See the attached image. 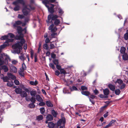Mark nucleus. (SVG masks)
I'll list each match as a JSON object with an SVG mask.
<instances>
[{
	"label": "nucleus",
	"mask_w": 128,
	"mask_h": 128,
	"mask_svg": "<svg viewBox=\"0 0 128 128\" xmlns=\"http://www.w3.org/2000/svg\"><path fill=\"white\" fill-rule=\"evenodd\" d=\"M41 114H43L45 112V110L44 107L40 108L39 109Z\"/></svg>",
	"instance_id": "35"
},
{
	"label": "nucleus",
	"mask_w": 128,
	"mask_h": 128,
	"mask_svg": "<svg viewBox=\"0 0 128 128\" xmlns=\"http://www.w3.org/2000/svg\"><path fill=\"white\" fill-rule=\"evenodd\" d=\"M22 12L26 16H27L29 13V12L27 10H25L24 9H22Z\"/></svg>",
	"instance_id": "28"
},
{
	"label": "nucleus",
	"mask_w": 128,
	"mask_h": 128,
	"mask_svg": "<svg viewBox=\"0 0 128 128\" xmlns=\"http://www.w3.org/2000/svg\"><path fill=\"white\" fill-rule=\"evenodd\" d=\"M52 114L53 116L54 117H56L57 114L56 112L54 110H52Z\"/></svg>",
	"instance_id": "31"
},
{
	"label": "nucleus",
	"mask_w": 128,
	"mask_h": 128,
	"mask_svg": "<svg viewBox=\"0 0 128 128\" xmlns=\"http://www.w3.org/2000/svg\"><path fill=\"white\" fill-rule=\"evenodd\" d=\"M50 42V40L48 38H47L46 39L45 42L46 43H48Z\"/></svg>",
	"instance_id": "64"
},
{
	"label": "nucleus",
	"mask_w": 128,
	"mask_h": 128,
	"mask_svg": "<svg viewBox=\"0 0 128 128\" xmlns=\"http://www.w3.org/2000/svg\"><path fill=\"white\" fill-rule=\"evenodd\" d=\"M122 59L124 61L127 60H128V55L127 53H124L122 56Z\"/></svg>",
	"instance_id": "16"
},
{
	"label": "nucleus",
	"mask_w": 128,
	"mask_h": 128,
	"mask_svg": "<svg viewBox=\"0 0 128 128\" xmlns=\"http://www.w3.org/2000/svg\"><path fill=\"white\" fill-rule=\"evenodd\" d=\"M22 28L19 26L17 27V30L18 34L20 35H22V36H24V34L22 33Z\"/></svg>",
	"instance_id": "7"
},
{
	"label": "nucleus",
	"mask_w": 128,
	"mask_h": 128,
	"mask_svg": "<svg viewBox=\"0 0 128 128\" xmlns=\"http://www.w3.org/2000/svg\"><path fill=\"white\" fill-rule=\"evenodd\" d=\"M48 125L49 128H56L55 124L52 122H49Z\"/></svg>",
	"instance_id": "9"
},
{
	"label": "nucleus",
	"mask_w": 128,
	"mask_h": 128,
	"mask_svg": "<svg viewBox=\"0 0 128 128\" xmlns=\"http://www.w3.org/2000/svg\"><path fill=\"white\" fill-rule=\"evenodd\" d=\"M34 52L33 50H32L30 51V56L31 58L32 59L33 58Z\"/></svg>",
	"instance_id": "46"
},
{
	"label": "nucleus",
	"mask_w": 128,
	"mask_h": 128,
	"mask_svg": "<svg viewBox=\"0 0 128 128\" xmlns=\"http://www.w3.org/2000/svg\"><path fill=\"white\" fill-rule=\"evenodd\" d=\"M12 47L14 49H15V52L18 54H20V50L22 49L21 45H20V44L18 42L13 45Z\"/></svg>",
	"instance_id": "3"
},
{
	"label": "nucleus",
	"mask_w": 128,
	"mask_h": 128,
	"mask_svg": "<svg viewBox=\"0 0 128 128\" xmlns=\"http://www.w3.org/2000/svg\"><path fill=\"white\" fill-rule=\"evenodd\" d=\"M46 118L47 120L50 121L53 120V117L51 115L48 114Z\"/></svg>",
	"instance_id": "19"
},
{
	"label": "nucleus",
	"mask_w": 128,
	"mask_h": 128,
	"mask_svg": "<svg viewBox=\"0 0 128 128\" xmlns=\"http://www.w3.org/2000/svg\"><path fill=\"white\" fill-rule=\"evenodd\" d=\"M81 88L82 90L84 91V90H87V88L85 86H81Z\"/></svg>",
	"instance_id": "50"
},
{
	"label": "nucleus",
	"mask_w": 128,
	"mask_h": 128,
	"mask_svg": "<svg viewBox=\"0 0 128 128\" xmlns=\"http://www.w3.org/2000/svg\"><path fill=\"white\" fill-rule=\"evenodd\" d=\"M30 83L32 85L36 86L38 84V81L37 80H36L34 82L32 81H30Z\"/></svg>",
	"instance_id": "29"
},
{
	"label": "nucleus",
	"mask_w": 128,
	"mask_h": 128,
	"mask_svg": "<svg viewBox=\"0 0 128 128\" xmlns=\"http://www.w3.org/2000/svg\"><path fill=\"white\" fill-rule=\"evenodd\" d=\"M7 85L9 87H12L13 86V83L9 82H8V83H7Z\"/></svg>",
	"instance_id": "53"
},
{
	"label": "nucleus",
	"mask_w": 128,
	"mask_h": 128,
	"mask_svg": "<svg viewBox=\"0 0 128 128\" xmlns=\"http://www.w3.org/2000/svg\"><path fill=\"white\" fill-rule=\"evenodd\" d=\"M24 17V16L22 14H19L18 16V18L20 19L23 18Z\"/></svg>",
	"instance_id": "51"
},
{
	"label": "nucleus",
	"mask_w": 128,
	"mask_h": 128,
	"mask_svg": "<svg viewBox=\"0 0 128 128\" xmlns=\"http://www.w3.org/2000/svg\"><path fill=\"white\" fill-rule=\"evenodd\" d=\"M22 91V89L19 88H16L15 90V92L17 94H20Z\"/></svg>",
	"instance_id": "21"
},
{
	"label": "nucleus",
	"mask_w": 128,
	"mask_h": 128,
	"mask_svg": "<svg viewBox=\"0 0 128 128\" xmlns=\"http://www.w3.org/2000/svg\"><path fill=\"white\" fill-rule=\"evenodd\" d=\"M53 62L54 64L56 65L58 64H59L58 61V60H54L53 61Z\"/></svg>",
	"instance_id": "49"
},
{
	"label": "nucleus",
	"mask_w": 128,
	"mask_h": 128,
	"mask_svg": "<svg viewBox=\"0 0 128 128\" xmlns=\"http://www.w3.org/2000/svg\"><path fill=\"white\" fill-rule=\"evenodd\" d=\"M20 55V56H19V58L22 61L24 62V61L26 59V58L24 57V54L21 53Z\"/></svg>",
	"instance_id": "20"
},
{
	"label": "nucleus",
	"mask_w": 128,
	"mask_h": 128,
	"mask_svg": "<svg viewBox=\"0 0 128 128\" xmlns=\"http://www.w3.org/2000/svg\"><path fill=\"white\" fill-rule=\"evenodd\" d=\"M63 92L64 94H66L68 93V91L66 88H64L63 89Z\"/></svg>",
	"instance_id": "56"
},
{
	"label": "nucleus",
	"mask_w": 128,
	"mask_h": 128,
	"mask_svg": "<svg viewBox=\"0 0 128 128\" xmlns=\"http://www.w3.org/2000/svg\"><path fill=\"white\" fill-rule=\"evenodd\" d=\"M2 79L4 82H8V80H9V78L6 76L2 78Z\"/></svg>",
	"instance_id": "41"
},
{
	"label": "nucleus",
	"mask_w": 128,
	"mask_h": 128,
	"mask_svg": "<svg viewBox=\"0 0 128 128\" xmlns=\"http://www.w3.org/2000/svg\"><path fill=\"white\" fill-rule=\"evenodd\" d=\"M43 116L42 115H40L36 117V119L38 121H40L43 119Z\"/></svg>",
	"instance_id": "25"
},
{
	"label": "nucleus",
	"mask_w": 128,
	"mask_h": 128,
	"mask_svg": "<svg viewBox=\"0 0 128 128\" xmlns=\"http://www.w3.org/2000/svg\"><path fill=\"white\" fill-rule=\"evenodd\" d=\"M54 26L53 24H52L49 26L48 29L50 30H51V32H56L58 28L56 27H55L53 28Z\"/></svg>",
	"instance_id": "5"
},
{
	"label": "nucleus",
	"mask_w": 128,
	"mask_h": 128,
	"mask_svg": "<svg viewBox=\"0 0 128 128\" xmlns=\"http://www.w3.org/2000/svg\"><path fill=\"white\" fill-rule=\"evenodd\" d=\"M58 13L61 14H62L64 13V12L62 10V9L60 8H59L58 9Z\"/></svg>",
	"instance_id": "55"
},
{
	"label": "nucleus",
	"mask_w": 128,
	"mask_h": 128,
	"mask_svg": "<svg viewBox=\"0 0 128 128\" xmlns=\"http://www.w3.org/2000/svg\"><path fill=\"white\" fill-rule=\"evenodd\" d=\"M43 47L45 49L48 50V46L47 43H45L43 45Z\"/></svg>",
	"instance_id": "45"
},
{
	"label": "nucleus",
	"mask_w": 128,
	"mask_h": 128,
	"mask_svg": "<svg viewBox=\"0 0 128 128\" xmlns=\"http://www.w3.org/2000/svg\"><path fill=\"white\" fill-rule=\"evenodd\" d=\"M60 72L58 70H56L55 72V74L57 76H58L60 74Z\"/></svg>",
	"instance_id": "63"
},
{
	"label": "nucleus",
	"mask_w": 128,
	"mask_h": 128,
	"mask_svg": "<svg viewBox=\"0 0 128 128\" xmlns=\"http://www.w3.org/2000/svg\"><path fill=\"white\" fill-rule=\"evenodd\" d=\"M50 48L51 49L54 48H55V46L54 44H50Z\"/></svg>",
	"instance_id": "60"
},
{
	"label": "nucleus",
	"mask_w": 128,
	"mask_h": 128,
	"mask_svg": "<svg viewBox=\"0 0 128 128\" xmlns=\"http://www.w3.org/2000/svg\"><path fill=\"white\" fill-rule=\"evenodd\" d=\"M108 86L110 90L112 91H114L115 89V86L112 84H109Z\"/></svg>",
	"instance_id": "12"
},
{
	"label": "nucleus",
	"mask_w": 128,
	"mask_h": 128,
	"mask_svg": "<svg viewBox=\"0 0 128 128\" xmlns=\"http://www.w3.org/2000/svg\"><path fill=\"white\" fill-rule=\"evenodd\" d=\"M116 82L118 84H121L123 83L121 79H117L116 81Z\"/></svg>",
	"instance_id": "47"
},
{
	"label": "nucleus",
	"mask_w": 128,
	"mask_h": 128,
	"mask_svg": "<svg viewBox=\"0 0 128 128\" xmlns=\"http://www.w3.org/2000/svg\"><path fill=\"white\" fill-rule=\"evenodd\" d=\"M7 74L8 77L12 80H14L16 78V77L15 76L13 75L10 73L8 72Z\"/></svg>",
	"instance_id": "11"
},
{
	"label": "nucleus",
	"mask_w": 128,
	"mask_h": 128,
	"mask_svg": "<svg viewBox=\"0 0 128 128\" xmlns=\"http://www.w3.org/2000/svg\"><path fill=\"white\" fill-rule=\"evenodd\" d=\"M70 89L72 91L73 90H78L77 88L76 87L74 86H72V88H71Z\"/></svg>",
	"instance_id": "52"
},
{
	"label": "nucleus",
	"mask_w": 128,
	"mask_h": 128,
	"mask_svg": "<svg viewBox=\"0 0 128 128\" xmlns=\"http://www.w3.org/2000/svg\"><path fill=\"white\" fill-rule=\"evenodd\" d=\"M13 41V40L12 39H9L7 38L6 39V41L5 42L6 43L8 44V42H12Z\"/></svg>",
	"instance_id": "40"
},
{
	"label": "nucleus",
	"mask_w": 128,
	"mask_h": 128,
	"mask_svg": "<svg viewBox=\"0 0 128 128\" xmlns=\"http://www.w3.org/2000/svg\"><path fill=\"white\" fill-rule=\"evenodd\" d=\"M93 92L95 95H97L99 93L98 90L96 89H95V90Z\"/></svg>",
	"instance_id": "57"
},
{
	"label": "nucleus",
	"mask_w": 128,
	"mask_h": 128,
	"mask_svg": "<svg viewBox=\"0 0 128 128\" xmlns=\"http://www.w3.org/2000/svg\"><path fill=\"white\" fill-rule=\"evenodd\" d=\"M126 48L124 46H122L121 47L120 50V52L121 54H123L125 53V51L126 50Z\"/></svg>",
	"instance_id": "27"
},
{
	"label": "nucleus",
	"mask_w": 128,
	"mask_h": 128,
	"mask_svg": "<svg viewBox=\"0 0 128 128\" xmlns=\"http://www.w3.org/2000/svg\"><path fill=\"white\" fill-rule=\"evenodd\" d=\"M124 38L126 40H128V30L126 31V32L124 34Z\"/></svg>",
	"instance_id": "24"
},
{
	"label": "nucleus",
	"mask_w": 128,
	"mask_h": 128,
	"mask_svg": "<svg viewBox=\"0 0 128 128\" xmlns=\"http://www.w3.org/2000/svg\"><path fill=\"white\" fill-rule=\"evenodd\" d=\"M24 36H22V35H20L19 36H16V38L17 40H21L23 38Z\"/></svg>",
	"instance_id": "36"
},
{
	"label": "nucleus",
	"mask_w": 128,
	"mask_h": 128,
	"mask_svg": "<svg viewBox=\"0 0 128 128\" xmlns=\"http://www.w3.org/2000/svg\"><path fill=\"white\" fill-rule=\"evenodd\" d=\"M25 42V40L23 39V38L21 40L20 42H18L19 43V44H20V45H21V46H22L23 44Z\"/></svg>",
	"instance_id": "32"
},
{
	"label": "nucleus",
	"mask_w": 128,
	"mask_h": 128,
	"mask_svg": "<svg viewBox=\"0 0 128 128\" xmlns=\"http://www.w3.org/2000/svg\"><path fill=\"white\" fill-rule=\"evenodd\" d=\"M8 36L7 35H4L3 36H2L1 38H0V39L1 40H6L8 38Z\"/></svg>",
	"instance_id": "39"
},
{
	"label": "nucleus",
	"mask_w": 128,
	"mask_h": 128,
	"mask_svg": "<svg viewBox=\"0 0 128 128\" xmlns=\"http://www.w3.org/2000/svg\"><path fill=\"white\" fill-rule=\"evenodd\" d=\"M30 93L31 95L33 97H35L37 94L36 91L33 90L31 91Z\"/></svg>",
	"instance_id": "23"
},
{
	"label": "nucleus",
	"mask_w": 128,
	"mask_h": 128,
	"mask_svg": "<svg viewBox=\"0 0 128 128\" xmlns=\"http://www.w3.org/2000/svg\"><path fill=\"white\" fill-rule=\"evenodd\" d=\"M60 71L61 74H66V73L64 68H61L60 70Z\"/></svg>",
	"instance_id": "38"
},
{
	"label": "nucleus",
	"mask_w": 128,
	"mask_h": 128,
	"mask_svg": "<svg viewBox=\"0 0 128 128\" xmlns=\"http://www.w3.org/2000/svg\"><path fill=\"white\" fill-rule=\"evenodd\" d=\"M22 24V22L20 20H18L16 21L15 22V23H14L13 25V26L14 27H17L18 25H20Z\"/></svg>",
	"instance_id": "10"
},
{
	"label": "nucleus",
	"mask_w": 128,
	"mask_h": 128,
	"mask_svg": "<svg viewBox=\"0 0 128 128\" xmlns=\"http://www.w3.org/2000/svg\"><path fill=\"white\" fill-rule=\"evenodd\" d=\"M57 35V33H53L51 34V38H55L56 36Z\"/></svg>",
	"instance_id": "43"
},
{
	"label": "nucleus",
	"mask_w": 128,
	"mask_h": 128,
	"mask_svg": "<svg viewBox=\"0 0 128 128\" xmlns=\"http://www.w3.org/2000/svg\"><path fill=\"white\" fill-rule=\"evenodd\" d=\"M66 122V118L64 117H63L61 119L59 120L57 122V124H55L56 126V128H58V126H61L62 124V123L63 126H65Z\"/></svg>",
	"instance_id": "4"
},
{
	"label": "nucleus",
	"mask_w": 128,
	"mask_h": 128,
	"mask_svg": "<svg viewBox=\"0 0 128 128\" xmlns=\"http://www.w3.org/2000/svg\"><path fill=\"white\" fill-rule=\"evenodd\" d=\"M26 66L24 62H23L22 64V69H21V70L22 72H24V70L26 69Z\"/></svg>",
	"instance_id": "26"
},
{
	"label": "nucleus",
	"mask_w": 128,
	"mask_h": 128,
	"mask_svg": "<svg viewBox=\"0 0 128 128\" xmlns=\"http://www.w3.org/2000/svg\"><path fill=\"white\" fill-rule=\"evenodd\" d=\"M115 93L116 95H119L120 93V91L119 89L115 90Z\"/></svg>",
	"instance_id": "34"
},
{
	"label": "nucleus",
	"mask_w": 128,
	"mask_h": 128,
	"mask_svg": "<svg viewBox=\"0 0 128 128\" xmlns=\"http://www.w3.org/2000/svg\"><path fill=\"white\" fill-rule=\"evenodd\" d=\"M96 98H97V97H96L95 96L91 94L90 95V96L89 98L94 99Z\"/></svg>",
	"instance_id": "62"
},
{
	"label": "nucleus",
	"mask_w": 128,
	"mask_h": 128,
	"mask_svg": "<svg viewBox=\"0 0 128 128\" xmlns=\"http://www.w3.org/2000/svg\"><path fill=\"white\" fill-rule=\"evenodd\" d=\"M109 90L108 88H106L103 90V92L104 95L108 96L109 94Z\"/></svg>",
	"instance_id": "14"
},
{
	"label": "nucleus",
	"mask_w": 128,
	"mask_h": 128,
	"mask_svg": "<svg viewBox=\"0 0 128 128\" xmlns=\"http://www.w3.org/2000/svg\"><path fill=\"white\" fill-rule=\"evenodd\" d=\"M40 102L38 104V105L40 106H44L46 104V103L43 101Z\"/></svg>",
	"instance_id": "48"
},
{
	"label": "nucleus",
	"mask_w": 128,
	"mask_h": 128,
	"mask_svg": "<svg viewBox=\"0 0 128 128\" xmlns=\"http://www.w3.org/2000/svg\"><path fill=\"white\" fill-rule=\"evenodd\" d=\"M19 74L21 76L24 77V73L23 72L21 71L20 72H19Z\"/></svg>",
	"instance_id": "59"
},
{
	"label": "nucleus",
	"mask_w": 128,
	"mask_h": 128,
	"mask_svg": "<svg viewBox=\"0 0 128 128\" xmlns=\"http://www.w3.org/2000/svg\"><path fill=\"white\" fill-rule=\"evenodd\" d=\"M18 3L24 5L25 4V1L24 0H17L16 1L13 2L12 4L15 6L14 8V10L15 11H18L20 10V7L18 4Z\"/></svg>",
	"instance_id": "2"
},
{
	"label": "nucleus",
	"mask_w": 128,
	"mask_h": 128,
	"mask_svg": "<svg viewBox=\"0 0 128 128\" xmlns=\"http://www.w3.org/2000/svg\"><path fill=\"white\" fill-rule=\"evenodd\" d=\"M99 97L101 98H108V96H105L102 94H100L99 95Z\"/></svg>",
	"instance_id": "44"
},
{
	"label": "nucleus",
	"mask_w": 128,
	"mask_h": 128,
	"mask_svg": "<svg viewBox=\"0 0 128 128\" xmlns=\"http://www.w3.org/2000/svg\"><path fill=\"white\" fill-rule=\"evenodd\" d=\"M10 71L12 72L16 73L17 72V68L14 66H12L10 67Z\"/></svg>",
	"instance_id": "15"
},
{
	"label": "nucleus",
	"mask_w": 128,
	"mask_h": 128,
	"mask_svg": "<svg viewBox=\"0 0 128 128\" xmlns=\"http://www.w3.org/2000/svg\"><path fill=\"white\" fill-rule=\"evenodd\" d=\"M36 101V98H35L34 97H32L30 99V101L32 103H35Z\"/></svg>",
	"instance_id": "37"
},
{
	"label": "nucleus",
	"mask_w": 128,
	"mask_h": 128,
	"mask_svg": "<svg viewBox=\"0 0 128 128\" xmlns=\"http://www.w3.org/2000/svg\"><path fill=\"white\" fill-rule=\"evenodd\" d=\"M8 34L9 36H10V38H13L14 37V35L12 34L11 33H8Z\"/></svg>",
	"instance_id": "61"
},
{
	"label": "nucleus",
	"mask_w": 128,
	"mask_h": 128,
	"mask_svg": "<svg viewBox=\"0 0 128 128\" xmlns=\"http://www.w3.org/2000/svg\"><path fill=\"white\" fill-rule=\"evenodd\" d=\"M82 94L86 96H88L90 94V92L88 91H82L81 92Z\"/></svg>",
	"instance_id": "30"
},
{
	"label": "nucleus",
	"mask_w": 128,
	"mask_h": 128,
	"mask_svg": "<svg viewBox=\"0 0 128 128\" xmlns=\"http://www.w3.org/2000/svg\"><path fill=\"white\" fill-rule=\"evenodd\" d=\"M9 44H8L4 42L3 44L0 46V53L2 51V49H3L6 48V47L8 46Z\"/></svg>",
	"instance_id": "8"
},
{
	"label": "nucleus",
	"mask_w": 128,
	"mask_h": 128,
	"mask_svg": "<svg viewBox=\"0 0 128 128\" xmlns=\"http://www.w3.org/2000/svg\"><path fill=\"white\" fill-rule=\"evenodd\" d=\"M50 8L48 9V11L51 14H52L54 12V4H50Z\"/></svg>",
	"instance_id": "6"
},
{
	"label": "nucleus",
	"mask_w": 128,
	"mask_h": 128,
	"mask_svg": "<svg viewBox=\"0 0 128 128\" xmlns=\"http://www.w3.org/2000/svg\"><path fill=\"white\" fill-rule=\"evenodd\" d=\"M0 67L2 69L4 70V72H7L8 70V68L7 66L6 65H3L1 66Z\"/></svg>",
	"instance_id": "18"
},
{
	"label": "nucleus",
	"mask_w": 128,
	"mask_h": 128,
	"mask_svg": "<svg viewBox=\"0 0 128 128\" xmlns=\"http://www.w3.org/2000/svg\"><path fill=\"white\" fill-rule=\"evenodd\" d=\"M20 94L22 98L28 96L26 92L24 91H22Z\"/></svg>",
	"instance_id": "13"
},
{
	"label": "nucleus",
	"mask_w": 128,
	"mask_h": 128,
	"mask_svg": "<svg viewBox=\"0 0 128 128\" xmlns=\"http://www.w3.org/2000/svg\"><path fill=\"white\" fill-rule=\"evenodd\" d=\"M46 104L48 106L52 107H53V104L49 101H47L46 102Z\"/></svg>",
	"instance_id": "22"
},
{
	"label": "nucleus",
	"mask_w": 128,
	"mask_h": 128,
	"mask_svg": "<svg viewBox=\"0 0 128 128\" xmlns=\"http://www.w3.org/2000/svg\"><path fill=\"white\" fill-rule=\"evenodd\" d=\"M42 2L45 5L49 3V1L48 0H44L42 1Z\"/></svg>",
	"instance_id": "42"
},
{
	"label": "nucleus",
	"mask_w": 128,
	"mask_h": 128,
	"mask_svg": "<svg viewBox=\"0 0 128 128\" xmlns=\"http://www.w3.org/2000/svg\"><path fill=\"white\" fill-rule=\"evenodd\" d=\"M49 66L53 70H54L55 68V67L54 64L52 63H50L49 64Z\"/></svg>",
	"instance_id": "54"
},
{
	"label": "nucleus",
	"mask_w": 128,
	"mask_h": 128,
	"mask_svg": "<svg viewBox=\"0 0 128 128\" xmlns=\"http://www.w3.org/2000/svg\"><path fill=\"white\" fill-rule=\"evenodd\" d=\"M36 99L39 102L43 101V100L40 95L38 94L36 95Z\"/></svg>",
	"instance_id": "17"
},
{
	"label": "nucleus",
	"mask_w": 128,
	"mask_h": 128,
	"mask_svg": "<svg viewBox=\"0 0 128 128\" xmlns=\"http://www.w3.org/2000/svg\"><path fill=\"white\" fill-rule=\"evenodd\" d=\"M28 106L30 108H34L35 107V105L34 103H32L28 105Z\"/></svg>",
	"instance_id": "33"
},
{
	"label": "nucleus",
	"mask_w": 128,
	"mask_h": 128,
	"mask_svg": "<svg viewBox=\"0 0 128 128\" xmlns=\"http://www.w3.org/2000/svg\"><path fill=\"white\" fill-rule=\"evenodd\" d=\"M15 84L16 85H18L19 84V81L17 80H15L14 81Z\"/></svg>",
	"instance_id": "58"
},
{
	"label": "nucleus",
	"mask_w": 128,
	"mask_h": 128,
	"mask_svg": "<svg viewBox=\"0 0 128 128\" xmlns=\"http://www.w3.org/2000/svg\"><path fill=\"white\" fill-rule=\"evenodd\" d=\"M58 17V16L57 15L50 14L48 16V20H46V22L48 24L50 23L52 24H53L52 21H54V24L56 26H58L60 23V20L57 19Z\"/></svg>",
	"instance_id": "1"
}]
</instances>
